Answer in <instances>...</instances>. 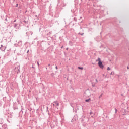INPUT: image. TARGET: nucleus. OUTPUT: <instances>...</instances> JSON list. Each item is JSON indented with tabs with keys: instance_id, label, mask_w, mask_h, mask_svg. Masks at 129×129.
I'll return each mask as SVG.
<instances>
[{
	"instance_id": "f257e3e1",
	"label": "nucleus",
	"mask_w": 129,
	"mask_h": 129,
	"mask_svg": "<svg viewBox=\"0 0 129 129\" xmlns=\"http://www.w3.org/2000/svg\"><path fill=\"white\" fill-rule=\"evenodd\" d=\"M97 61H98V65L100 68H101V69H103V68H104V66L102 64V62H101V59H100V58H98L97 59Z\"/></svg>"
},
{
	"instance_id": "f03ea898",
	"label": "nucleus",
	"mask_w": 129,
	"mask_h": 129,
	"mask_svg": "<svg viewBox=\"0 0 129 129\" xmlns=\"http://www.w3.org/2000/svg\"><path fill=\"white\" fill-rule=\"evenodd\" d=\"M54 103L55 105H56L57 106H59V103H58L57 101H55Z\"/></svg>"
},
{
	"instance_id": "7ed1b4c3",
	"label": "nucleus",
	"mask_w": 129,
	"mask_h": 129,
	"mask_svg": "<svg viewBox=\"0 0 129 129\" xmlns=\"http://www.w3.org/2000/svg\"><path fill=\"white\" fill-rule=\"evenodd\" d=\"M91 99H87V100H85V102H89V101H90Z\"/></svg>"
},
{
	"instance_id": "20e7f679",
	"label": "nucleus",
	"mask_w": 129,
	"mask_h": 129,
	"mask_svg": "<svg viewBox=\"0 0 129 129\" xmlns=\"http://www.w3.org/2000/svg\"><path fill=\"white\" fill-rule=\"evenodd\" d=\"M78 69H81V70H83V67H78Z\"/></svg>"
},
{
	"instance_id": "39448f33",
	"label": "nucleus",
	"mask_w": 129,
	"mask_h": 129,
	"mask_svg": "<svg viewBox=\"0 0 129 129\" xmlns=\"http://www.w3.org/2000/svg\"><path fill=\"white\" fill-rule=\"evenodd\" d=\"M107 70H110V68L108 67L107 69Z\"/></svg>"
},
{
	"instance_id": "423d86ee",
	"label": "nucleus",
	"mask_w": 129,
	"mask_h": 129,
	"mask_svg": "<svg viewBox=\"0 0 129 129\" xmlns=\"http://www.w3.org/2000/svg\"><path fill=\"white\" fill-rule=\"evenodd\" d=\"M110 74H111V75H113V74H114V73L111 72V73H110Z\"/></svg>"
},
{
	"instance_id": "0eeeda50",
	"label": "nucleus",
	"mask_w": 129,
	"mask_h": 129,
	"mask_svg": "<svg viewBox=\"0 0 129 129\" xmlns=\"http://www.w3.org/2000/svg\"><path fill=\"white\" fill-rule=\"evenodd\" d=\"M96 82H98V81L97 80V79H96Z\"/></svg>"
},
{
	"instance_id": "6e6552de",
	"label": "nucleus",
	"mask_w": 129,
	"mask_h": 129,
	"mask_svg": "<svg viewBox=\"0 0 129 129\" xmlns=\"http://www.w3.org/2000/svg\"><path fill=\"white\" fill-rule=\"evenodd\" d=\"M115 111H116V112H117V109H116Z\"/></svg>"
},
{
	"instance_id": "1a4fd4ad",
	"label": "nucleus",
	"mask_w": 129,
	"mask_h": 129,
	"mask_svg": "<svg viewBox=\"0 0 129 129\" xmlns=\"http://www.w3.org/2000/svg\"><path fill=\"white\" fill-rule=\"evenodd\" d=\"M37 64L39 66V62H37Z\"/></svg>"
},
{
	"instance_id": "9d476101",
	"label": "nucleus",
	"mask_w": 129,
	"mask_h": 129,
	"mask_svg": "<svg viewBox=\"0 0 129 129\" xmlns=\"http://www.w3.org/2000/svg\"><path fill=\"white\" fill-rule=\"evenodd\" d=\"M53 106H55V104H53Z\"/></svg>"
},
{
	"instance_id": "9b49d317",
	"label": "nucleus",
	"mask_w": 129,
	"mask_h": 129,
	"mask_svg": "<svg viewBox=\"0 0 129 129\" xmlns=\"http://www.w3.org/2000/svg\"><path fill=\"white\" fill-rule=\"evenodd\" d=\"M92 86L94 87V85H93Z\"/></svg>"
},
{
	"instance_id": "f8f14e48",
	"label": "nucleus",
	"mask_w": 129,
	"mask_h": 129,
	"mask_svg": "<svg viewBox=\"0 0 129 129\" xmlns=\"http://www.w3.org/2000/svg\"><path fill=\"white\" fill-rule=\"evenodd\" d=\"M92 112H91V113H90V114H92Z\"/></svg>"
},
{
	"instance_id": "ddd939ff",
	"label": "nucleus",
	"mask_w": 129,
	"mask_h": 129,
	"mask_svg": "<svg viewBox=\"0 0 129 129\" xmlns=\"http://www.w3.org/2000/svg\"><path fill=\"white\" fill-rule=\"evenodd\" d=\"M62 48H63V46L61 47V49H62Z\"/></svg>"
},
{
	"instance_id": "4468645a",
	"label": "nucleus",
	"mask_w": 129,
	"mask_h": 129,
	"mask_svg": "<svg viewBox=\"0 0 129 129\" xmlns=\"http://www.w3.org/2000/svg\"><path fill=\"white\" fill-rule=\"evenodd\" d=\"M57 67H56V69H57Z\"/></svg>"
}]
</instances>
